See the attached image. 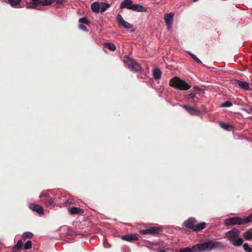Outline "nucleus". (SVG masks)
<instances>
[{"mask_svg": "<svg viewBox=\"0 0 252 252\" xmlns=\"http://www.w3.org/2000/svg\"><path fill=\"white\" fill-rule=\"evenodd\" d=\"M174 14L170 13L166 14L164 17L165 22L166 24L167 29L168 30H171L172 26L173 21Z\"/></svg>", "mask_w": 252, "mask_h": 252, "instance_id": "1a4fd4ad", "label": "nucleus"}, {"mask_svg": "<svg viewBox=\"0 0 252 252\" xmlns=\"http://www.w3.org/2000/svg\"><path fill=\"white\" fill-rule=\"evenodd\" d=\"M243 236L246 240H250L252 239V232L247 231L244 233Z\"/></svg>", "mask_w": 252, "mask_h": 252, "instance_id": "393cba45", "label": "nucleus"}, {"mask_svg": "<svg viewBox=\"0 0 252 252\" xmlns=\"http://www.w3.org/2000/svg\"><path fill=\"white\" fill-rule=\"evenodd\" d=\"M64 0H54L57 4H61L64 2Z\"/></svg>", "mask_w": 252, "mask_h": 252, "instance_id": "e433bc0d", "label": "nucleus"}, {"mask_svg": "<svg viewBox=\"0 0 252 252\" xmlns=\"http://www.w3.org/2000/svg\"><path fill=\"white\" fill-rule=\"evenodd\" d=\"M243 240L242 238H239L237 240H234V241L231 242L233 245L235 247H239L243 244Z\"/></svg>", "mask_w": 252, "mask_h": 252, "instance_id": "4be33fe9", "label": "nucleus"}, {"mask_svg": "<svg viewBox=\"0 0 252 252\" xmlns=\"http://www.w3.org/2000/svg\"><path fill=\"white\" fill-rule=\"evenodd\" d=\"M124 62L131 71L137 72L141 70L140 65L132 59H127Z\"/></svg>", "mask_w": 252, "mask_h": 252, "instance_id": "39448f33", "label": "nucleus"}, {"mask_svg": "<svg viewBox=\"0 0 252 252\" xmlns=\"http://www.w3.org/2000/svg\"><path fill=\"white\" fill-rule=\"evenodd\" d=\"M70 213L71 214H82L84 213L83 209L79 208L72 207L70 209Z\"/></svg>", "mask_w": 252, "mask_h": 252, "instance_id": "2eb2a0df", "label": "nucleus"}, {"mask_svg": "<svg viewBox=\"0 0 252 252\" xmlns=\"http://www.w3.org/2000/svg\"><path fill=\"white\" fill-rule=\"evenodd\" d=\"M193 89L196 90V91H199V92H204V90L203 89H202L197 86H194L193 87Z\"/></svg>", "mask_w": 252, "mask_h": 252, "instance_id": "58836bf2", "label": "nucleus"}, {"mask_svg": "<svg viewBox=\"0 0 252 252\" xmlns=\"http://www.w3.org/2000/svg\"><path fill=\"white\" fill-rule=\"evenodd\" d=\"M91 9L94 12L97 13L100 11L99 2L95 1L91 4Z\"/></svg>", "mask_w": 252, "mask_h": 252, "instance_id": "dca6fc26", "label": "nucleus"}, {"mask_svg": "<svg viewBox=\"0 0 252 252\" xmlns=\"http://www.w3.org/2000/svg\"><path fill=\"white\" fill-rule=\"evenodd\" d=\"M188 53L191 56V57L198 63H201V61L193 54L188 52Z\"/></svg>", "mask_w": 252, "mask_h": 252, "instance_id": "72a5a7b5", "label": "nucleus"}, {"mask_svg": "<svg viewBox=\"0 0 252 252\" xmlns=\"http://www.w3.org/2000/svg\"><path fill=\"white\" fill-rule=\"evenodd\" d=\"M225 246L221 242L208 240L203 243L197 244L191 248L182 249L179 252H202L211 251L215 249L223 250Z\"/></svg>", "mask_w": 252, "mask_h": 252, "instance_id": "f257e3e1", "label": "nucleus"}, {"mask_svg": "<svg viewBox=\"0 0 252 252\" xmlns=\"http://www.w3.org/2000/svg\"><path fill=\"white\" fill-rule=\"evenodd\" d=\"M122 239L123 240H125L128 242H131L132 241H135L138 240L137 237L134 234L123 236L122 237Z\"/></svg>", "mask_w": 252, "mask_h": 252, "instance_id": "4468645a", "label": "nucleus"}, {"mask_svg": "<svg viewBox=\"0 0 252 252\" xmlns=\"http://www.w3.org/2000/svg\"><path fill=\"white\" fill-rule=\"evenodd\" d=\"M121 8H127L136 12L146 11L145 8L139 4H133L132 0H124L120 4Z\"/></svg>", "mask_w": 252, "mask_h": 252, "instance_id": "f03ea898", "label": "nucleus"}, {"mask_svg": "<svg viewBox=\"0 0 252 252\" xmlns=\"http://www.w3.org/2000/svg\"><path fill=\"white\" fill-rule=\"evenodd\" d=\"M49 196V191L44 190L42 191L39 195L40 198L45 197V198Z\"/></svg>", "mask_w": 252, "mask_h": 252, "instance_id": "473e14b6", "label": "nucleus"}, {"mask_svg": "<svg viewBox=\"0 0 252 252\" xmlns=\"http://www.w3.org/2000/svg\"><path fill=\"white\" fill-rule=\"evenodd\" d=\"M193 2H196L197 1H198V0H192Z\"/></svg>", "mask_w": 252, "mask_h": 252, "instance_id": "c03bdc74", "label": "nucleus"}, {"mask_svg": "<svg viewBox=\"0 0 252 252\" xmlns=\"http://www.w3.org/2000/svg\"><path fill=\"white\" fill-rule=\"evenodd\" d=\"M32 234L30 232H24L22 235V238L23 239H31L32 237Z\"/></svg>", "mask_w": 252, "mask_h": 252, "instance_id": "a878e982", "label": "nucleus"}, {"mask_svg": "<svg viewBox=\"0 0 252 252\" xmlns=\"http://www.w3.org/2000/svg\"><path fill=\"white\" fill-rule=\"evenodd\" d=\"M170 86L180 90H187L190 88V86L185 80H182L179 77H175L169 82Z\"/></svg>", "mask_w": 252, "mask_h": 252, "instance_id": "7ed1b4c3", "label": "nucleus"}, {"mask_svg": "<svg viewBox=\"0 0 252 252\" xmlns=\"http://www.w3.org/2000/svg\"><path fill=\"white\" fill-rule=\"evenodd\" d=\"M243 248L244 250L246 251V250H247V249H249V244L248 243H245L243 245Z\"/></svg>", "mask_w": 252, "mask_h": 252, "instance_id": "ea45409f", "label": "nucleus"}, {"mask_svg": "<svg viewBox=\"0 0 252 252\" xmlns=\"http://www.w3.org/2000/svg\"><path fill=\"white\" fill-rule=\"evenodd\" d=\"M117 20L119 26L123 27L126 29H130L132 28V25L125 21L121 15L118 14L117 15Z\"/></svg>", "mask_w": 252, "mask_h": 252, "instance_id": "0eeeda50", "label": "nucleus"}, {"mask_svg": "<svg viewBox=\"0 0 252 252\" xmlns=\"http://www.w3.org/2000/svg\"><path fill=\"white\" fill-rule=\"evenodd\" d=\"M251 221H252V214L242 219L243 224H245Z\"/></svg>", "mask_w": 252, "mask_h": 252, "instance_id": "b1692460", "label": "nucleus"}, {"mask_svg": "<svg viewBox=\"0 0 252 252\" xmlns=\"http://www.w3.org/2000/svg\"><path fill=\"white\" fill-rule=\"evenodd\" d=\"M237 84L242 89L246 90H251V89L249 86V84L245 82L242 81L240 80H235Z\"/></svg>", "mask_w": 252, "mask_h": 252, "instance_id": "ddd939ff", "label": "nucleus"}, {"mask_svg": "<svg viewBox=\"0 0 252 252\" xmlns=\"http://www.w3.org/2000/svg\"><path fill=\"white\" fill-rule=\"evenodd\" d=\"M6 1L12 7H16L20 4L21 0H6Z\"/></svg>", "mask_w": 252, "mask_h": 252, "instance_id": "412c9836", "label": "nucleus"}, {"mask_svg": "<svg viewBox=\"0 0 252 252\" xmlns=\"http://www.w3.org/2000/svg\"><path fill=\"white\" fill-rule=\"evenodd\" d=\"M54 2V0H42L41 1V4L43 5H49Z\"/></svg>", "mask_w": 252, "mask_h": 252, "instance_id": "bb28decb", "label": "nucleus"}, {"mask_svg": "<svg viewBox=\"0 0 252 252\" xmlns=\"http://www.w3.org/2000/svg\"><path fill=\"white\" fill-rule=\"evenodd\" d=\"M220 126L221 128H222L223 129H224L225 130H227L229 129V127H231V126L229 125H228V124H226V123H221L220 124Z\"/></svg>", "mask_w": 252, "mask_h": 252, "instance_id": "2f4dec72", "label": "nucleus"}, {"mask_svg": "<svg viewBox=\"0 0 252 252\" xmlns=\"http://www.w3.org/2000/svg\"><path fill=\"white\" fill-rule=\"evenodd\" d=\"M29 208L32 211H34L39 214H42L43 213V208L40 205L35 204H30L29 205Z\"/></svg>", "mask_w": 252, "mask_h": 252, "instance_id": "f8f14e48", "label": "nucleus"}, {"mask_svg": "<svg viewBox=\"0 0 252 252\" xmlns=\"http://www.w3.org/2000/svg\"><path fill=\"white\" fill-rule=\"evenodd\" d=\"M232 106V103L229 101H226L222 103L220 106L221 107H229Z\"/></svg>", "mask_w": 252, "mask_h": 252, "instance_id": "cd10ccee", "label": "nucleus"}, {"mask_svg": "<svg viewBox=\"0 0 252 252\" xmlns=\"http://www.w3.org/2000/svg\"><path fill=\"white\" fill-rule=\"evenodd\" d=\"M181 106L190 115L199 116L201 114L200 111L196 110L189 105H183Z\"/></svg>", "mask_w": 252, "mask_h": 252, "instance_id": "9d476101", "label": "nucleus"}, {"mask_svg": "<svg viewBox=\"0 0 252 252\" xmlns=\"http://www.w3.org/2000/svg\"><path fill=\"white\" fill-rule=\"evenodd\" d=\"M99 6L100 11L103 12H104L110 6V5L109 3H106L105 2H100L99 3Z\"/></svg>", "mask_w": 252, "mask_h": 252, "instance_id": "aec40b11", "label": "nucleus"}, {"mask_svg": "<svg viewBox=\"0 0 252 252\" xmlns=\"http://www.w3.org/2000/svg\"><path fill=\"white\" fill-rule=\"evenodd\" d=\"M42 201H44L45 204L47 207L53 204L54 202L53 199L49 196H47L45 199H43Z\"/></svg>", "mask_w": 252, "mask_h": 252, "instance_id": "6ab92c4d", "label": "nucleus"}, {"mask_svg": "<svg viewBox=\"0 0 252 252\" xmlns=\"http://www.w3.org/2000/svg\"><path fill=\"white\" fill-rule=\"evenodd\" d=\"M244 110L246 112L250 113L251 111H252V108L245 109Z\"/></svg>", "mask_w": 252, "mask_h": 252, "instance_id": "a19ab883", "label": "nucleus"}, {"mask_svg": "<svg viewBox=\"0 0 252 252\" xmlns=\"http://www.w3.org/2000/svg\"><path fill=\"white\" fill-rule=\"evenodd\" d=\"M160 231V228L158 227H151L148 229L141 230L140 233L143 234H157Z\"/></svg>", "mask_w": 252, "mask_h": 252, "instance_id": "9b49d317", "label": "nucleus"}, {"mask_svg": "<svg viewBox=\"0 0 252 252\" xmlns=\"http://www.w3.org/2000/svg\"><path fill=\"white\" fill-rule=\"evenodd\" d=\"M185 97L188 98L190 97L191 99H193L195 97V94L193 93H190L189 94L185 95Z\"/></svg>", "mask_w": 252, "mask_h": 252, "instance_id": "f704fd0d", "label": "nucleus"}, {"mask_svg": "<svg viewBox=\"0 0 252 252\" xmlns=\"http://www.w3.org/2000/svg\"><path fill=\"white\" fill-rule=\"evenodd\" d=\"M240 231L237 229H233L226 233V236L228 239L232 242L236 238L239 236Z\"/></svg>", "mask_w": 252, "mask_h": 252, "instance_id": "423d86ee", "label": "nucleus"}, {"mask_svg": "<svg viewBox=\"0 0 252 252\" xmlns=\"http://www.w3.org/2000/svg\"><path fill=\"white\" fill-rule=\"evenodd\" d=\"M184 224L188 229H192L193 231H199L204 228L206 223L204 222L197 223L194 218H190L184 222Z\"/></svg>", "mask_w": 252, "mask_h": 252, "instance_id": "20e7f679", "label": "nucleus"}, {"mask_svg": "<svg viewBox=\"0 0 252 252\" xmlns=\"http://www.w3.org/2000/svg\"><path fill=\"white\" fill-rule=\"evenodd\" d=\"M22 244L23 243L21 240H18L17 242V244L13 247L12 251L14 252H17L22 247Z\"/></svg>", "mask_w": 252, "mask_h": 252, "instance_id": "a211bd4d", "label": "nucleus"}, {"mask_svg": "<svg viewBox=\"0 0 252 252\" xmlns=\"http://www.w3.org/2000/svg\"><path fill=\"white\" fill-rule=\"evenodd\" d=\"M225 223L227 225H234L236 224H243L242 219L239 217H233L225 220Z\"/></svg>", "mask_w": 252, "mask_h": 252, "instance_id": "6e6552de", "label": "nucleus"}, {"mask_svg": "<svg viewBox=\"0 0 252 252\" xmlns=\"http://www.w3.org/2000/svg\"><path fill=\"white\" fill-rule=\"evenodd\" d=\"M41 0H32V2L37 5L38 4H41Z\"/></svg>", "mask_w": 252, "mask_h": 252, "instance_id": "4c0bfd02", "label": "nucleus"}, {"mask_svg": "<svg viewBox=\"0 0 252 252\" xmlns=\"http://www.w3.org/2000/svg\"><path fill=\"white\" fill-rule=\"evenodd\" d=\"M104 47L108 48L110 51H114L116 49L114 44L111 43H107L104 44Z\"/></svg>", "mask_w": 252, "mask_h": 252, "instance_id": "5701e85b", "label": "nucleus"}, {"mask_svg": "<svg viewBox=\"0 0 252 252\" xmlns=\"http://www.w3.org/2000/svg\"><path fill=\"white\" fill-rule=\"evenodd\" d=\"M158 252H168L165 250H160L158 251Z\"/></svg>", "mask_w": 252, "mask_h": 252, "instance_id": "37998d69", "label": "nucleus"}, {"mask_svg": "<svg viewBox=\"0 0 252 252\" xmlns=\"http://www.w3.org/2000/svg\"><path fill=\"white\" fill-rule=\"evenodd\" d=\"M246 252H252V248H249V249H247V250H246Z\"/></svg>", "mask_w": 252, "mask_h": 252, "instance_id": "79ce46f5", "label": "nucleus"}, {"mask_svg": "<svg viewBox=\"0 0 252 252\" xmlns=\"http://www.w3.org/2000/svg\"><path fill=\"white\" fill-rule=\"evenodd\" d=\"M153 77L156 80L159 79L161 77V71L158 68H155L153 71Z\"/></svg>", "mask_w": 252, "mask_h": 252, "instance_id": "f3484780", "label": "nucleus"}, {"mask_svg": "<svg viewBox=\"0 0 252 252\" xmlns=\"http://www.w3.org/2000/svg\"><path fill=\"white\" fill-rule=\"evenodd\" d=\"M79 22L81 23L85 24L86 25H89L90 23V22L86 17H83L80 18L79 20Z\"/></svg>", "mask_w": 252, "mask_h": 252, "instance_id": "c756f323", "label": "nucleus"}, {"mask_svg": "<svg viewBox=\"0 0 252 252\" xmlns=\"http://www.w3.org/2000/svg\"><path fill=\"white\" fill-rule=\"evenodd\" d=\"M79 28L80 30H82V31H84V32H87V27H86V26H85L83 25H80L79 26Z\"/></svg>", "mask_w": 252, "mask_h": 252, "instance_id": "c9c22d12", "label": "nucleus"}, {"mask_svg": "<svg viewBox=\"0 0 252 252\" xmlns=\"http://www.w3.org/2000/svg\"><path fill=\"white\" fill-rule=\"evenodd\" d=\"M37 5L32 3V1L30 2L29 3H27L26 5V7L27 8H31V9H34L37 7Z\"/></svg>", "mask_w": 252, "mask_h": 252, "instance_id": "7c9ffc66", "label": "nucleus"}, {"mask_svg": "<svg viewBox=\"0 0 252 252\" xmlns=\"http://www.w3.org/2000/svg\"><path fill=\"white\" fill-rule=\"evenodd\" d=\"M32 243L31 241H28L24 245V249L26 250H29L32 248Z\"/></svg>", "mask_w": 252, "mask_h": 252, "instance_id": "c85d7f7f", "label": "nucleus"}]
</instances>
